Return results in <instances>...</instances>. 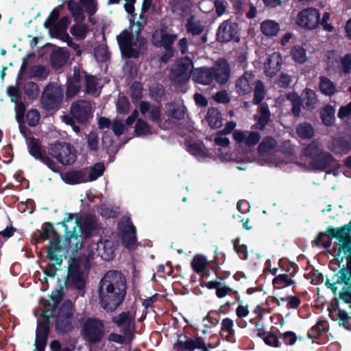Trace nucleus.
Listing matches in <instances>:
<instances>
[{
	"mask_svg": "<svg viewBox=\"0 0 351 351\" xmlns=\"http://www.w3.org/2000/svg\"><path fill=\"white\" fill-rule=\"evenodd\" d=\"M332 239H335V242L330 253L343 267L339 271L338 280L351 282V237L349 228L346 226L328 228L324 232L319 234L315 242L317 245L328 248Z\"/></svg>",
	"mask_w": 351,
	"mask_h": 351,
	"instance_id": "f257e3e1",
	"label": "nucleus"
},
{
	"mask_svg": "<svg viewBox=\"0 0 351 351\" xmlns=\"http://www.w3.org/2000/svg\"><path fill=\"white\" fill-rule=\"evenodd\" d=\"M126 290V279L121 271H107L99 285L100 306L107 312L115 311L125 300Z\"/></svg>",
	"mask_w": 351,
	"mask_h": 351,
	"instance_id": "f03ea898",
	"label": "nucleus"
},
{
	"mask_svg": "<svg viewBox=\"0 0 351 351\" xmlns=\"http://www.w3.org/2000/svg\"><path fill=\"white\" fill-rule=\"evenodd\" d=\"M230 75V68L227 60L218 59L212 67L202 66L195 69L192 74L195 82L210 85L214 81L219 84H226Z\"/></svg>",
	"mask_w": 351,
	"mask_h": 351,
	"instance_id": "7ed1b4c3",
	"label": "nucleus"
},
{
	"mask_svg": "<svg viewBox=\"0 0 351 351\" xmlns=\"http://www.w3.org/2000/svg\"><path fill=\"white\" fill-rule=\"evenodd\" d=\"M52 237L53 239L49 242L47 248V258L51 261H55L58 265L62 263V247L61 245V237L54 229L51 222H45L42 225V230H36L32 234V240L34 243H41Z\"/></svg>",
	"mask_w": 351,
	"mask_h": 351,
	"instance_id": "20e7f679",
	"label": "nucleus"
},
{
	"mask_svg": "<svg viewBox=\"0 0 351 351\" xmlns=\"http://www.w3.org/2000/svg\"><path fill=\"white\" fill-rule=\"evenodd\" d=\"M93 255H80L71 259L68 267L66 283L71 287L81 291L86 286V278L91 267Z\"/></svg>",
	"mask_w": 351,
	"mask_h": 351,
	"instance_id": "39448f33",
	"label": "nucleus"
},
{
	"mask_svg": "<svg viewBox=\"0 0 351 351\" xmlns=\"http://www.w3.org/2000/svg\"><path fill=\"white\" fill-rule=\"evenodd\" d=\"M81 324L80 335L90 344L100 343L105 336V327L101 319L95 317H88L79 320Z\"/></svg>",
	"mask_w": 351,
	"mask_h": 351,
	"instance_id": "423d86ee",
	"label": "nucleus"
},
{
	"mask_svg": "<svg viewBox=\"0 0 351 351\" xmlns=\"http://www.w3.org/2000/svg\"><path fill=\"white\" fill-rule=\"evenodd\" d=\"M75 308L71 300H64L59 307L55 317V330L57 334L63 335L69 334L73 328V317Z\"/></svg>",
	"mask_w": 351,
	"mask_h": 351,
	"instance_id": "0eeeda50",
	"label": "nucleus"
},
{
	"mask_svg": "<svg viewBox=\"0 0 351 351\" xmlns=\"http://www.w3.org/2000/svg\"><path fill=\"white\" fill-rule=\"evenodd\" d=\"M66 215L67 217L57 225L61 224L64 228L65 237L69 248L72 251L77 252L83 247V240L85 238L82 234L78 235L75 233L76 228L80 224V219H76L73 221L74 214L66 213Z\"/></svg>",
	"mask_w": 351,
	"mask_h": 351,
	"instance_id": "6e6552de",
	"label": "nucleus"
},
{
	"mask_svg": "<svg viewBox=\"0 0 351 351\" xmlns=\"http://www.w3.org/2000/svg\"><path fill=\"white\" fill-rule=\"evenodd\" d=\"M64 97L62 87L53 82L46 85L40 97L42 107L47 111L59 109Z\"/></svg>",
	"mask_w": 351,
	"mask_h": 351,
	"instance_id": "1a4fd4ad",
	"label": "nucleus"
},
{
	"mask_svg": "<svg viewBox=\"0 0 351 351\" xmlns=\"http://www.w3.org/2000/svg\"><path fill=\"white\" fill-rule=\"evenodd\" d=\"M48 152L50 156L63 165H71L76 160V154L73 147L66 142L56 141L49 145Z\"/></svg>",
	"mask_w": 351,
	"mask_h": 351,
	"instance_id": "9d476101",
	"label": "nucleus"
},
{
	"mask_svg": "<svg viewBox=\"0 0 351 351\" xmlns=\"http://www.w3.org/2000/svg\"><path fill=\"white\" fill-rule=\"evenodd\" d=\"M320 14L314 8H307L298 12L295 18V23L306 29H314L319 25Z\"/></svg>",
	"mask_w": 351,
	"mask_h": 351,
	"instance_id": "9b49d317",
	"label": "nucleus"
},
{
	"mask_svg": "<svg viewBox=\"0 0 351 351\" xmlns=\"http://www.w3.org/2000/svg\"><path fill=\"white\" fill-rule=\"evenodd\" d=\"M134 315L130 311H123L112 317L111 322L121 329L124 336L130 337L134 335Z\"/></svg>",
	"mask_w": 351,
	"mask_h": 351,
	"instance_id": "f8f14e48",
	"label": "nucleus"
},
{
	"mask_svg": "<svg viewBox=\"0 0 351 351\" xmlns=\"http://www.w3.org/2000/svg\"><path fill=\"white\" fill-rule=\"evenodd\" d=\"M133 34L128 29L123 30L117 36V40L122 55L128 59L138 58V53L132 47Z\"/></svg>",
	"mask_w": 351,
	"mask_h": 351,
	"instance_id": "ddd939ff",
	"label": "nucleus"
},
{
	"mask_svg": "<svg viewBox=\"0 0 351 351\" xmlns=\"http://www.w3.org/2000/svg\"><path fill=\"white\" fill-rule=\"evenodd\" d=\"M177 39L178 34H169L166 27H162L153 33L152 43L156 47H163L167 52H171L173 44Z\"/></svg>",
	"mask_w": 351,
	"mask_h": 351,
	"instance_id": "4468645a",
	"label": "nucleus"
},
{
	"mask_svg": "<svg viewBox=\"0 0 351 351\" xmlns=\"http://www.w3.org/2000/svg\"><path fill=\"white\" fill-rule=\"evenodd\" d=\"M217 40L221 43L232 40L239 42V25L237 23L226 21L219 27L217 33Z\"/></svg>",
	"mask_w": 351,
	"mask_h": 351,
	"instance_id": "2eb2a0df",
	"label": "nucleus"
},
{
	"mask_svg": "<svg viewBox=\"0 0 351 351\" xmlns=\"http://www.w3.org/2000/svg\"><path fill=\"white\" fill-rule=\"evenodd\" d=\"M70 113L78 123H86L92 116V107L90 101L79 100L73 103Z\"/></svg>",
	"mask_w": 351,
	"mask_h": 351,
	"instance_id": "dca6fc26",
	"label": "nucleus"
},
{
	"mask_svg": "<svg viewBox=\"0 0 351 351\" xmlns=\"http://www.w3.org/2000/svg\"><path fill=\"white\" fill-rule=\"evenodd\" d=\"M311 166L312 169L315 170L326 171L328 174L337 167V163L330 154L320 152L311 160Z\"/></svg>",
	"mask_w": 351,
	"mask_h": 351,
	"instance_id": "f3484780",
	"label": "nucleus"
},
{
	"mask_svg": "<svg viewBox=\"0 0 351 351\" xmlns=\"http://www.w3.org/2000/svg\"><path fill=\"white\" fill-rule=\"evenodd\" d=\"M276 145L275 139L272 138H266L263 141L258 147V152L263 159L268 162L274 163L276 167H282L283 162L276 161L274 153Z\"/></svg>",
	"mask_w": 351,
	"mask_h": 351,
	"instance_id": "a211bd4d",
	"label": "nucleus"
},
{
	"mask_svg": "<svg viewBox=\"0 0 351 351\" xmlns=\"http://www.w3.org/2000/svg\"><path fill=\"white\" fill-rule=\"evenodd\" d=\"M193 63L189 58L181 59L172 71V80L178 83H184L189 79V71Z\"/></svg>",
	"mask_w": 351,
	"mask_h": 351,
	"instance_id": "6ab92c4d",
	"label": "nucleus"
},
{
	"mask_svg": "<svg viewBox=\"0 0 351 351\" xmlns=\"http://www.w3.org/2000/svg\"><path fill=\"white\" fill-rule=\"evenodd\" d=\"M73 75L67 78L66 95L67 97H73L76 95L81 88L83 71L80 67H73Z\"/></svg>",
	"mask_w": 351,
	"mask_h": 351,
	"instance_id": "aec40b11",
	"label": "nucleus"
},
{
	"mask_svg": "<svg viewBox=\"0 0 351 351\" xmlns=\"http://www.w3.org/2000/svg\"><path fill=\"white\" fill-rule=\"evenodd\" d=\"M42 315L43 321L38 322L35 343H47L50 332V315H47V311H44Z\"/></svg>",
	"mask_w": 351,
	"mask_h": 351,
	"instance_id": "412c9836",
	"label": "nucleus"
},
{
	"mask_svg": "<svg viewBox=\"0 0 351 351\" xmlns=\"http://www.w3.org/2000/svg\"><path fill=\"white\" fill-rule=\"evenodd\" d=\"M86 169H69L62 174V180L67 184L75 185L81 183L87 182Z\"/></svg>",
	"mask_w": 351,
	"mask_h": 351,
	"instance_id": "4be33fe9",
	"label": "nucleus"
},
{
	"mask_svg": "<svg viewBox=\"0 0 351 351\" xmlns=\"http://www.w3.org/2000/svg\"><path fill=\"white\" fill-rule=\"evenodd\" d=\"M282 63L281 56L278 52H273L268 55L267 60L264 64L265 73L267 76L272 77L280 69Z\"/></svg>",
	"mask_w": 351,
	"mask_h": 351,
	"instance_id": "5701e85b",
	"label": "nucleus"
},
{
	"mask_svg": "<svg viewBox=\"0 0 351 351\" xmlns=\"http://www.w3.org/2000/svg\"><path fill=\"white\" fill-rule=\"evenodd\" d=\"M121 240L124 247L130 250H134L138 245L136 228L131 221L128 222L127 226L122 230Z\"/></svg>",
	"mask_w": 351,
	"mask_h": 351,
	"instance_id": "b1692460",
	"label": "nucleus"
},
{
	"mask_svg": "<svg viewBox=\"0 0 351 351\" xmlns=\"http://www.w3.org/2000/svg\"><path fill=\"white\" fill-rule=\"evenodd\" d=\"M85 238H90L96 234L97 231V219L93 215H86L83 221L82 226H78Z\"/></svg>",
	"mask_w": 351,
	"mask_h": 351,
	"instance_id": "393cba45",
	"label": "nucleus"
},
{
	"mask_svg": "<svg viewBox=\"0 0 351 351\" xmlns=\"http://www.w3.org/2000/svg\"><path fill=\"white\" fill-rule=\"evenodd\" d=\"M329 149L335 154H346L351 149V145L347 139L337 138L330 143Z\"/></svg>",
	"mask_w": 351,
	"mask_h": 351,
	"instance_id": "a878e982",
	"label": "nucleus"
},
{
	"mask_svg": "<svg viewBox=\"0 0 351 351\" xmlns=\"http://www.w3.org/2000/svg\"><path fill=\"white\" fill-rule=\"evenodd\" d=\"M68 58V53L63 49L53 50L50 55L51 65L53 68H60L66 64Z\"/></svg>",
	"mask_w": 351,
	"mask_h": 351,
	"instance_id": "bb28decb",
	"label": "nucleus"
},
{
	"mask_svg": "<svg viewBox=\"0 0 351 351\" xmlns=\"http://www.w3.org/2000/svg\"><path fill=\"white\" fill-rule=\"evenodd\" d=\"M206 119L208 125L212 128H219L223 125L221 114L217 108H209L207 111Z\"/></svg>",
	"mask_w": 351,
	"mask_h": 351,
	"instance_id": "cd10ccee",
	"label": "nucleus"
},
{
	"mask_svg": "<svg viewBox=\"0 0 351 351\" xmlns=\"http://www.w3.org/2000/svg\"><path fill=\"white\" fill-rule=\"evenodd\" d=\"M149 119L154 123H156L161 129L167 130L171 125L169 120L163 119L160 117V108L158 106H152L149 111Z\"/></svg>",
	"mask_w": 351,
	"mask_h": 351,
	"instance_id": "c85d7f7f",
	"label": "nucleus"
},
{
	"mask_svg": "<svg viewBox=\"0 0 351 351\" xmlns=\"http://www.w3.org/2000/svg\"><path fill=\"white\" fill-rule=\"evenodd\" d=\"M340 56L334 51H328L326 54V70L328 72H335L340 68Z\"/></svg>",
	"mask_w": 351,
	"mask_h": 351,
	"instance_id": "c756f323",
	"label": "nucleus"
},
{
	"mask_svg": "<svg viewBox=\"0 0 351 351\" xmlns=\"http://www.w3.org/2000/svg\"><path fill=\"white\" fill-rule=\"evenodd\" d=\"M208 263L205 256L196 255L191 261V267L197 274L206 275L208 272Z\"/></svg>",
	"mask_w": 351,
	"mask_h": 351,
	"instance_id": "7c9ffc66",
	"label": "nucleus"
},
{
	"mask_svg": "<svg viewBox=\"0 0 351 351\" xmlns=\"http://www.w3.org/2000/svg\"><path fill=\"white\" fill-rule=\"evenodd\" d=\"M27 145L29 154L36 160H39L42 158L43 155L45 154V152H43L42 151V147L39 140L34 136L29 138Z\"/></svg>",
	"mask_w": 351,
	"mask_h": 351,
	"instance_id": "2f4dec72",
	"label": "nucleus"
},
{
	"mask_svg": "<svg viewBox=\"0 0 351 351\" xmlns=\"http://www.w3.org/2000/svg\"><path fill=\"white\" fill-rule=\"evenodd\" d=\"M262 33L269 37L276 36L280 30L279 24L273 20H265L261 24Z\"/></svg>",
	"mask_w": 351,
	"mask_h": 351,
	"instance_id": "473e14b6",
	"label": "nucleus"
},
{
	"mask_svg": "<svg viewBox=\"0 0 351 351\" xmlns=\"http://www.w3.org/2000/svg\"><path fill=\"white\" fill-rule=\"evenodd\" d=\"M328 311L329 315L332 319H336L337 320L339 321V324L340 326L348 328L350 318L346 311L339 308H334L333 310H331L330 308H328Z\"/></svg>",
	"mask_w": 351,
	"mask_h": 351,
	"instance_id": "72a5a7b5",
	"label": "nucleus"
},
{
	"mask_svg": "<svg viewBox=\"0 0 351 351\" xmlns=\"http://www.w3.org/2000/svg\"><path fill=\"white\" fill-rule=\"evenodd\" d=\"M302 103L304 108L312 110L316 107L317 99L315 91L306 88L302 93Z\"/></svg>",
	"mask_w": 351,
	"mask_h": 351,
	"instance_id": "f704fd0d",
	"label": "nucleus"
},
{
	"mask_svg": "<svg viewBox=\"0 0 351 351\" xmlns=\"http://www.w3.org/2000/svg\"><path fill=\"white\" fill-rule=\"evenodd\" d=\"M172 108L167 110L166 114L167 117L180 121L184 118L186 112V108L184 104H171Z\"/></svg>",
	"mask_w": 351,
	"mask_h": 351,
	"instance_id": "c9c22d12",
	"label": "nucleus"
},
{
	"mask_svg": "<svg viewBox=\"0 0 351 351\" xmlns=\"http://www.w3.org/2000/svg\"><path fill=\"white\" fill-rule=\"evenodd\" d=\"M63 8L64 3H62L58 5L57 7L54 8L51 12L49 16L45 20L44 23V27L46 29H49L51 33H52L53 27H54V25L57 23L58 19H59L60 12Z\"/></svg>",
	"mask_w": 351,
	"mask_h": 351,
	"instance_id": "e433bc0d",
	"label": "nucleus"
},
{
	"mask_svg": "<svg viewBox=\"0 0 351 351\" xmlns=\"http://www.w3.org/2000/svg\"><path fill=\"white\" fill-rule=\"evenodd\" d=\"M182 334L178 335L177 341L173 345V349L176 350H190L194 351L195 349H198L199 351H210L208 350L203 343H199L195 346H188L186 344L182 343Z\"/></svg>",
	"mask_w": 351,
	"mask_h": 351,
	"instance_id": "4c0bfd02",
	"label": "nucleus"
},
{
	"mask_svg": "<svg viewBox=\"0 0 351 351\" xmlns=\"http://www.w3.org/2000/svg\"><path fill=\"white\" fill-rule=\"evenodd\" d=\"M319 89L323 94L329 96L334 95L337 91L336 86L326 77H320Z\"/></svg>",
	"mask_w": 351,
	"mask_h": 351,
	"instance_id": "58836bf2",
	"label": "nucleus"
},
{
	"mask_svg": "<svg viewBox=\"0 0 351 351\" xmlns=\"http://www.w3.org/2000/svg\"><path fill=\"white\" fill-rule=\"evenodd\" d=\"M88 32V28L87 25L82 23H77V24L73 25L70 29V33L78 40L85 39Z\"/></svg>",
	"mask_w": 351,
	"mask_h": 351,
	"instance_id": "ea45409f",
	"label": "nucleus"
},
{
	"mask_svg": "<svg viewBox=\"0 0 351 351\" xmlns=\"http://www.w3.org/2000/svg\"><path fill=\"white\" fill-rule=\"evenodd\" d=\"M134 132L136 136H145L152 134L151 126L142 119H137Z\"/></svg>",
	"mask_w": 351,
	"mask_h": 351,
	"instance_id": "a19ab883",
	"label": "nucleus"
},
{
	"mask_svg": "<svg viewBox=\"0 0 351 351\" xmlns=\"http://www.w3.org/2000/svg\"><path fill=\"white\" fill-rule=\"evenodd\" d=\"M334 108L331 106H326L321 111V118L325 125L330 126L333 124L335 121Z\"/></svg>",
	"mask_w": 351,
	"mask_h": 351,
	"instance_id": "79ce46f5",
	"label": "nucleus"
},
{
	"mask_svg": "<svg viewBox=\"0 0 351 351\" xmlns=\"http://www.w3.org/2000/svg\"><path fill=\"white\" fill-rule=\"evenodd\" d=\"M24 93L29 100H35L40 93V88L38 84L34 82H28L25 84Z\"/></svg>",
	"mask_w": 351,
	"mask_h": 351,
	"instance_id": "37998d69",
	"label": "nucleus"
},
{
	"mask_svg": "<svg viewBox=\"0 0 351 351\" xmlns=\"http://www.w3.org/2000/svg\"><path fill=\"white\" fill-rule=\"evenodd\" d=\"M293 60L299 64H304L308 60L306 50L300 45L294 46L291 49Z\"/></svg>",
	"mask_w": 351,
	"mask_h": 351,
	"instance_id": "c03bdc74",
	"label": "nucleus"
},
{
	"mask_svg": "<svg viewBox=\"0 0 351 351\" xmlns=\"http://www.w3.org/2000/svg\"><path fill=\"white\" fill-rule=\"evenodd\" d=\"M105 171L104 165L102 162H97L91 168L88 176L86 175V180L88 182L96 180L101 176Z\"/></svg>",
	"mask_w": 351,
	"mask_h": 351,
	"instance_id": "a18cd8bd",
	"label": "nucleus"
},
{
	"mask_svg": "<svg viewBox=\"0 0 351 351\" xmlns=\"http://www.w3.org/2000/svg\"><path fill=\"white\" fill-rule=\"evenodd\" d=\"M182 337L184 338V339H182V343L186 344L188 346L193 347V346L194 347L195 346H196L197 343H201L204 345V347H206V348L208 350H210V349H213L215 348V346L211 343H206L203 337L199 336H197L193 339L188 337L187 335H182Z\"/></svg>",
	"mask_w": 351,
	"mask_h": 351,
	"instance_id": "49530a36",
	"label": "nucleus"
},
{
	"mask_svg": "<svg viewBox=\"0 0 351 351\" xmlns=\"http://www.w3.org/2000/svg\"><path fill=\"white\" fill-rule=\"evenodd\" d=\"M85 81L86 93L87 94L95 93L97 90V78L95 76L88 74L86 71H83Z\"/></svg>",
	"mask_w": 351,
	"mask_h": 351,
	"instance_id": "de8ad7c7",
	"label": "nucleus"
},
{
	"mask_svg": "<svg viewBox=\"0 0 351 351\" xmlns=\"http://www.w3.org/2000/svg\"><path fill=\"white\" fill-rule=\"evenodd\" d=\"M270 117V112L267 106H261L255 118L258 120V124L261 129H263L268 123Z\"/></svg>",
	"mask_w": 351,
	"mask_h": 351,
	"instance_id": "09e8293b",
	"label": "nucleus"
},
{
	"mask_svg": "<svg viewBox=\"0 0 351 351\" xmlns=\"http://www.w3.org/2000/svg\"><path fill=\"white\" fill-rule=\"evenodd\" d=\"M266 97V90L263 84L261 81L255 83L253 103L259 104Z\"/></svg>",
	"mask_w": 351,
	"mask_h": 351,
	"instance_id": "8fccbe9b",
	"label": "nucleus"
},
{
	"mask_svg": "<svg viewBox=\"0 0 351 351\" xmlns=\"http://www.w3.org/2000/svg\"><path fill=\"white\" fill-rule=\"evenodd\" d=\"M186 29L188 33L193 36L200 35L204 31V27L199 23L193 21V16H191L186 23Z\"/></svg>",
	"mask_w": 351,
	"mask_h": 351,
	"instance_id": "3c124183",
	"label": "nucleus"
},
{
	"mask_svg": "<svg viewBox=\"0 0 351 351\" xmlns=\"http://www.w3.org/2000/svg\"><path fill=\"white\" fill-rule=\"evenodd\" d=\"M130 96L133 102L140 101L143 97V86L141 82H134L130 86Z\"/></svg>",
	"mask_w": 351,
	"mask_h": 351,
	"instance_id": "603ef678",
	"label": "nucleus"
},
{
	"mask_svg": "<svg viewBox=\"0 0 351 351\" xmlns=\"http://www.w3.org/2000/svg\"><path fill=\"white\" fill-rule=\"evenodd\" d=\"M297 133L302 138H309L313 136L314 130L309 123H303L297 127Z\"/></svg>",
	"mask_w": 351,
	"mask_h": 351,
	"instance_id": "864d4df0",
	"label": "nucleus"
},
{
	"mask_svg": "<svg viewBox=\"0 0 351 351\" xmlns=\"http://www.w3.org/2000/svg\"><path fill=\"white\" fill-rule=\"evenodd\" d=\"M293 283L291 278L287 274L279 275L273 280L274 286L276 289L288 287Z\"/></svg>",
	"mask_w": 351,
	"mask_h": 351,
	"instance_id": "5fc2aeb1",
	"label": "nucleus"
},
{
	"mask_svg": "<svg viewBox=\"0 0 351 351\" xmlns=\"http://www.w3.org/2000/svg\"><path fill=\"white\" fill-rule=\"evenodd\" d=\"M26 122L29 127H36L40 121V114L38 110L31 109L25 114Z\"/></svg>",
	"mask_w": 351,
	"mask_h": 351,
	"instance_id": "6e6d98bb",
	"label": "nucleus"
},
{
	"mask_svg": "<svg viewBox=\"0 0 351 351\" xmlns=\"http://www.w3.org/2000/svg\"><path fill=\"white\" fill-rule=\"evenodd\" d=\"M233 136L237 143V151L239 154L231 153L230 154V159L240 163L241 162V155H240V149H241V130H237L234 131Z\"/></svg>",
	"mask_w": 351,
	"mask_h": 351,
	"instance_id": "4d7b16f0",
	"label": "nucleus"
},
{
	"mask_svg": "<svg viewBox=\"0 0 351 351\" xmlns=\"http://www.w3.org/2000/svg\"><path fill=\"white\" fill-rule=\"evenodd\" d=\"M62 291L61 289H56L55 291H53L51 295V298L53 302L52 308L50 311H47V315H50V317L54 316V312L58 306V304L61 302L62 300Z\"/></svg>",
	"mask_w": 351,
	"mask_h": 351,
	"instance_id": "13d9d810",
	"label": "nucleus"
},
{
	"mask_svg": "<svg viewBox=\"0 0 351 351\" xmlns=\"http://www.w3.org/2000/svg\"><path fill=\"white\" fill-rule=\"evenodd\" d=\"M81 5L84 7L85 12L90 16H93L97 11V0H80Z\"/></svg>",
	"mask_w": 351,
	"mask_h": 351,
	"instance_id": "bf43d9fd",
	"label": "nucleus"
},
{
	"mask_svg": "<svg viewBox=\"0 0 351 351\" xmlns=\"http://www.w3.org/2000/svg\"><path fill=\"white\" fill-rule=\"evenodd\" d=\"M7 93L12 102L15 104L21 101L22 93L17 86H9L7 88Z\"/></svg>",
	"mask_w": 351,
	"mask_h": 351,
	"instance_id": "052dcab7",
	"label": "nucleus"
},
{
	"mask_svg": "<svg viewBox=\"0 0 351 351\" xmlns=\"http://www.w3.org/2000/svg\"><path fill=\"white\" fill-rule=\"evenodd\" d=\"M287 99L291 102L292 104V112L293 113L298 116L300 112V104H301V99L299 97V96L294 93H291L288 94Z\"/></svg>",
	"mask_w": 351,
	"mask_h": 351,
	"instance_id": "680f3d73",
	"label": "nucleus"
},
{
	"mask_svg": "<svg viewBox=\"0 0 351 351\" xmlns=\"http://www.w3.org/2000/svg\"><path fill=\"white\" fill-rule=\"evenodd\" d=\"M132 47L138 53V57L147 50V39L145 37L135 38L132 42Z\"/></svg>",
	"mask_w": 351,
	"mask_h": 351,
	"instance_id": "e2e57ef3",
	"label": "nucleus"
},
{
	"mask_svg": "<svg viewBox=\"0 0 351 351\" xmlns=\"http://www.w3.org/2000/svg\"><path fill=\"white\" fill-rule=\"evenodd\" d=\"M14 104L16 120L18 123H21L23 120H25L26 106L22 101Z\"/></svg>",
	"mask_w": 351,
	"mask_h": 351,
	"instance_id": "0e129e2a",
	"label": "nucleus"
},
{
	"mask_svg": "<svg viewBox=\"0 0 351 351\" xmlns=\"http://www.w3.org/2000/svg\"><path fill=\"white\" fill-rule=\"evenodd\" d=\"M187 151L195 156H205V152L202 145L197 143H191L188 145Z\"/></svg>",
	"mask_w": 351,
	"mask_h": 351,
	"instance_id": "69168bd1",
	"label": "nucleus"
},
{
	"mask_svg": "<svg viewBox=\"0 0 351 351\" xmlns=\"http://www.w3.org/2000/svg\"><path fill=\"white\" fill-rule=\"evenodd\" d=\"M71 23V19L69 16H62L53 27L52 32H60L66 30L69 24Z\"/></svg>",
	"mask_w": 351,
	"mask_h": 351,
	"instance_id": "338daca9",
	"label": "nucleus"
},
{
	"mask_svg": "<svg viewBox=\"0 0 351 351\" xmlns=\"http://www.w3.org/2000/svg\"><path fill=\"white\" fill-rule=\"evenodd\" d=\"M88 146L92 151H97L99 138L97 134L94 132H90L87 139Z\"/></svg>",
	"mask_w": 351,
	"mask_h": 351,
	"instance_id": "774afa93",
	"label": "nucleus"
}]
</instances>
